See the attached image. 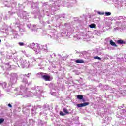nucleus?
Instances as JSON below:
<instances>
[{
    "label": "nucleus",
    "mask_w": 126,
    "mask_h": 126,
    "mask_svg": "<svg viewBox=\"0 0 126 126\" xmlns=\"http://www.w3.org/2000/svg\"><path fill=\"white\" fill-rule=\"evenodd\" d=\"M89 105V102H85L81 104H78L77 106L78 108H82L83 107H86V106H88Z\"/></svg>",
    "instance_id": "obj_1"
},
{
    "label": "nucleus",
    "mask_w": 126,
    "mask_h": 126,
    "mask_svg": "<svg viewBox=\"0 0 126 126\" xmlns=\"http://www.w3.org/2000/svg\"><path fill=\"white\" fill-rule=\"evenodd\" d=\"M42 78H43V79H44L45 81H50V78H51V76L44 75L42 76Z\"/></svg>",
    "instance_id": "obj_2"
},
{
    "label": "nucleus",
    "mask_w": 126,
    "mask_h": 126,
    "mask_svg": "<svg viewBox=\"0 0 126 126\" xmlns=\"http://www.w3.org/2000/svg\"><path fill=\"white\" fill-rule=\"evenodd\" d=\"M110 44L111 45V46H113V47H118V45L116 44V43L114 42L113 40L110 41Z\"/></svg>",
    "instance_id": "obj_3"
},
{
    "label": "nucleus",
    "mask_w": 126,
    "mask_h": 126,
    "mask_svg": "<svg viewBox=\"0 0 126 126\" xmlns=\"http://www.w3.org/2000/svg\"><path fill=\"white\" fill-rule=\"evenodd\" d=\"M75 63H84V61L78 59L75 61Z\"/></svg>",
    "instance_id": "obj_4"
},
{
    "label": "nucleus",
    "mask_w": 126,
    "mask_h": 126,
    "mask_svg": "<svg viewBox=\"0 0 126 126\" xmlns=\"http://www.w3.org/2000/svg\"><path fill=\"white\" fill-rule=\"evenodd\" d=\"M77 98L78 99V100H82V99H83V95L81 94H78L77 96Z\"/></svg>",
    "instance_id": "obj_5"
},
{
    "label": "nucleus",
    "mask_w": 126,
    "mask_h": 126,
    "mask_svg": "<svg viewBox=\"0 0 126 126\" xmlns=\"http://www.w3.org/2000/svg\"><path fill=\"white\" fill-rule=\"evenodd\" d=\"M89 27H90V28H96V24H91L89 25Z\"/></svg>",
    "instance_id": "obj_6"
},
{
    "label": "nucleus",
    "mask_w": 126,
    "mask_h": 126,
    "mask_svg": "<svg viewBox=\"0 0 126 126\" xmlns=\"http://www.w3.org/2000/svg\"><path fill=\"white\" fill-rule=\"evenodd\" d=\"M118 44H125V41L122 40H117Z\"/></svg>",
    "instance_id": "obj_7"
},
{
    "label": "nucleus",
    "mask_w": 126,
    "mask_h": 126,
    "mask_svg": "<svg viewBox=\"0 0 126 126\" xmlns=\"http://www.w3.org/2000/svg\"><path fill=\"white\" fill-rule=\"evenodd\" d=\"M63 111L64 112V113H65V114H68V111H67V109H66V108H63Z\"/></svg>",
    "instance_id": "obj_8"
},
{
    "label": "nucleus",
    "mask_w": 126,
    "mask_h": 126,
    "mask_svg": "<svg viewBox=\"0 0 126 126\" xmlns=\"http://www.w3.org/2000/svg\"><path fill=\"white\" fill-rule=\"evenodd\" d=\"M94 59H95L96 60H99L100 61H101V60H102V58H101V57H99L98 56L94 57Z\"/></svg>",
    "instance_id": "obj_9"
},
{
    "label": "nucleus",
    "mask_w": 126,
    "mask_h": 126,
    "mask_svg": "<svg viewBox=\"0 0 126 126\" xmlns=\"http://www.w3.org/2000/svg\"><path fill=\"white\" fill-rule=\"evenodd\" d=\"M106 16H109L111 15V12H107L105 13Z\"/></svg>",
    "instance_id": "obj_10"
},
{
    "label": "nucleus",
    "mask_w": 126,
    "mask_h": 126,
    "mask_svg": "<svg viewBox=\"0 0 126 126\" xmlns=\"http://www.w3.org/2000/svg\"><path fill=\"white\" fill-rule=\"evenodd\" d=\"M66 114L63 111H60V116H65Z\"/></svg>",
    "instance_id": "obj_11"
},
{
    "label": "nucleus",
    "mask_w": 126,
    "mask_h": 126,
    "mask_svg": "<svg viewBox=\"0 0 126 126\" xmlns=\"http://www.w3.org/2000/svg\"><path fill=\"white\" fill-rule=\"evenodd\" d=\"M3 122H4V119L0 118V124H2V123H3Z\"/></svg>",
    "instance_id": "obj_12"
},
{
    "label": "nucleus",
    "mask_w": 126,
    "mask_h": 126,
    "mask_svg": "<svg viewBox=\"0 0 126 126\" xmlns=\"http://www.w3.org/2000/svg\"><path fill=\"white\" fill-rule=\"evenodd\" d=\"M98 14L100 15H104L105 14V13L104 12H98Z\"/></svg>",
    "instance_id": "obj_13"
},
{
    "label": "nucleus",
    "mask_w": 126,
    "mask_h": 126,
    "mask_svg": "<svg viewBox=\"0 0 126 126\" xmlns=\"http://www.w3.org/2000/svg\"><path fill=\"white\" fill-rule=\"evenodd\" d=\"M19 46H24V43L23 42H19Z\"/></svg>",
    "instance_id": "obj_14"
},
{
    "label": "nucleus",
    "mask_w": 126,
    "mask_h": 126,
    "mask_svg": "<svg viewBox=\"0 0 126 126\" xmlns=\"http://www.w3.org/2000/svg\"><path fill=\"white\" fill-rule=\"evenodd\" d=\"M8 107H9L10 108H12V105H11V104H8Z\"/></svg>",
    "instance_id": "obj_15"
},
{
    "label": "nucleus",
    "mask_w": 126,
    "mask_h": 126,
    "mask_svg": "<svg viewBox=\"0 0 126 126\" xmlns=\"http://www.w3.org/2000/svg\"><path fill=\"white\" fill-rule=\"evenodd\" d=\"M0 43H1V40L0 39Z\"/></svg>",
    "instance_id": "obj_16"
},
{
    "label": "nucleus",
    "mask_w": 126,
    "mask_h": 126,
    "mask_svg": "<svg viewBox=\"0 0 126 126\" xmlns=\"http://www.w3.org/2000/svg\"><path fill=\"white\" fill-rule=\"evenodd\" d=\"M85 101V100H83V102H84Z\"/></svg>",
    "instance_id": "obj_17"
}]
</instances>
